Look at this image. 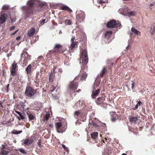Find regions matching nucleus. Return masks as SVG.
I'll return each mask as SVG.
<instances>
[{"mask_svg": "<svg viewBox=\"0 0 155 155\" xmlns=\"http://www.w3.org/2000/svg\"><path fill=\"white\" fill-rule=\"evenodd\" d=\"M37 1L35 0L28 1L27 3L28 5L23 6L21 8L23 12L22 16L24 18L27 17L28 15L31 13L33 11L32 7L36 4Z\"/></svg>", "mask_w": 155, "mask_h": 155, "instance_id": "1", "label": "nucleus"}, {"mask_svg": "<svg viewBox=\"0 0 155 155\" xmlns=\"http://www.w3.org/2000/svg\"><path fill=\"white\" fill-rule=\"evenodd\" d=\"M80 60L82 61L83 64L86 65L88 62L87 51L85 49L83 50L80 57Z\"/></svg>", "mask_w": 155, "mask_h": 155, "instance_id": "2", "label": "nucleus"}, {"mask_svg": "<svg viewBox=\"0 0 155 155\" xmlns=\"http://www.w3.org/2000/svg\"><path fill=\"white\" fill-rule=\"evenodd\" d=\"M55 127L58 133H62L66 130L67 128L66 125L63 126L61 122H56L55 123Z\"/></svg>", "mask_w": 155, "mask_h": 155, "instance_id": "3", "label": "nucleus"}, {"mask_svg": "<svg viewBox=\"0 0 155 155\" xmlns=\"http://www.w3.org/2000/svg\"><path fill=\"white\" fill-rule=\"evenodd\" d=\"M121 24L118 21L117 22L114 20H112L108 22L107 24V27L109 28H120Z\"/></svg>", "mask_w": 155, "mask_h": 155, "instance_id": "4", "label": "nucleus"}, {"mask_svg": "<svg viewBox=\"0 0 155 155\" xmlns=\"http://www.w3.org/2000/svg\"><path fill=\"white\" fill-rule=\"evenodd\" d=\"M36 93V91L30 86L26 87L25 94L30 97H32Z\"/></svg>", "mask_w": 155, "mask_h": 155, "instance_id": "5", "label": "nucleus"}, {"mask_svg": "<svg viewBox=\"0 0 155 155\" xmlns=\"http://www.w3.org/2000/svg\"><path fill=\"white\" fill-rule=\"evenodd\" d=\"M78 82H75L74 81L72 82L70 84V89L71 95L73 96V93L75 92V90L78 88Z\"/></svg>", "mask_w": 155, "mask_h": 155, "instance_id": "6", "label": "nucleus"}, {"mask_svg": "<svg viewBox=\"0 0 155 155\" xmlns=\"http://www.w3.org/2000/svg\"><path fill=\"white\" fill-rule=\"evenodd\" d=\"M76 18L79 22L83 20L85 18V15L84 12L82 11H79L77 12Z\"/></svg>", "mask_w": 155, "mask_h": 155, "instance_id": "7", "label": "nucleus"}, {"mask_svg": "<svg viewBox=\"0 0 155 155\" xmlns=\"http://www.w3.org/2000/svg\"><path fill=\"white\" fill-rule=\"evenodd\" d=\"M21 60H22L23 59V61H27L26 62L27 63L28 61L30 60V56L28 55L27 52H25L21 54Z\"/></svg>", "mask_w": 155, "mask_h": 155, "instance_id": "8", "label": "nucleus"}, {"mask_svg": "<svg viewBox=\"0 0 155 155\" xmlns=\"http://www.w3.org/2000/svg\"><path fill=\"white\" fill-rule=\"evenodd\" d=\"M0 13V24H2L4 23L7 18V15L6 14Z\"/></svg>", "mask_w": 155, "mask_h": 155, "instance_id": "9", "label": "nucleus"}, {"mask_svg": "<svg viewBox=\"0 0 155 155\" xmlns=\"http://www.w3.org/2000/svg\"><path fill=\"white\" fill-rule=\"evenodd\" d=\"M127 8H126V6H125L123 8L120 9L118 12L121 14H122L124 15H127Z\"/></svg>", "mask_w": 155, "mask_h": 155, "instance_id": "10", "label": "nucleus"}, {"mask_svg": "<svg viewBox=\"0 0 155 155\" xmlns=\"http://www.w3.org/2000/svg\"><path fill=\"white\" fill-rule=\"evenodd\" d=\"M16 66L17 63H15V62H14L11 66L12 69L11 70V74L13 76H14L15 75V69L16 68Z\"/></svg>", "mask_w": 155, "mask_h": 155, "instance_id": "11", "label": "nucleus"}, {"mask_svg": "<svg viewBox=\"0 0 155 155\" xmlns=\"http://www.w3.org/2000/svg\"><path fill=\"white\" fill-rule=\"evenodd\" d=\"M136 35H140V32L139 31L137 30H136L135 28L134 27H132L131 28V31H130L128 33V34L130 35H132L133 34Z\"/></svg>", "mask_w": 155, "mask_h": 155, "instance_id": "12", "label": "nucleus"}, {"mask_svg": "<svg viewBox=\"0 0 155 155\" xmlns=\"http://www.w3.org/2000/svg\"><path fill=\"white\" fill-rule=\"evenodd\" d=\"M35 30L34 28H32L29 30L28 32V36L30 37H31L34 35Z\"/></svg>", "mask_w": 155, "mask_h": 155, "instance_id": "13", "label": "nucleus"}, {"mask_svg": "<svg viewBox=\"0 0 155 155\" xmlns=\"http://www.w3.org/2000/svg\"><path fill=\"white\" fill-rule=\"evenodd\" d=\"M53 71L54 73H57L58 75H59L62 72V69L58 67H55L53 69Z\"/></svg>", "mask_w": 155, "mask_h": 155, "instance_id": "14", "label": "nucleus"}, {"mask_svg": "<svg viewBox=\"0 0 155 155\" xmlns=\"http://www.w3.org/2000/svg\"><path fill=\"white\" fill-rule=\"evenodd\" d=\"M129 119L131 123H134L137 120V117H134L130 116L129 117Z\"/></svg>", "mask_w": 155, "mask_h": 155, "instance_id": "15", "label": "nucleus"}, {"mask_svg": "<svg viewBox=\"0 0 155 155\" xmlns=\"http://www.w3.org/2000/svg\"><path fill=\"white\" fill-rule=\"evenodd\" d=\"M100 91V89H98L97 90L95 91L94 92H93L91 95V97L92 98H96V96L99 94Z\"/></svg>", "mask_w": 155, "mask_h": 155, "instance_id": "16", "label": "nucleus"}, {"mask_svg": "<svg viewBox=\"0 0 155 155\" xmlns=\"http://www.w3.org/2000/svg\"><path fill=\"white\" fill-rule=\"evenodd\" d=\"M77 42H71L70 45L69 47L70 50H71L72 51H73L76 45H77Z\"/></svg>", "mask_w": 155, "mask_h": 155, "instance_id": "17", "label": "nucleus"}, {"mask_svg": "<svg viewBox=\"0 0 155 155\" xmlns=\"http://www.w3.org/2000/svg\"><path fill=\"white\" fill-rule=\"evenodd\" d=\"M15 112L19 116V117H18V119L19 120H23L24 119L25 117L23 115H22L20 112L16 110H15Z\"/></svg>", "mask_w": 155, "mask_h": 155, "instance_id": "18", "label": "nucleus"}, {"mask_svg": "<svg viewBox=\"0 0 155 155\" xmlns=\"http://www.w3.org/2000/svg\"><path fill=\"white\" fill-rule=\"evenodd\" d=\"M112 34L111 31H107L105 34V37L107 38H109L111 36Z\"/></svg>", "mask_w": 155, "mask_h": 155, "instance_id": "19", "label": "nucleus"}, {"mask_svg": "<svg viewBox=\"0 0 155 155\" xmlns=\"http://www.w3.org/2000/svg\"><path fill=\"white\" fill-rule=\"evenodd\" d=\"M61 9L64 10H68L69 12H72V10L68 6L63 5L61 7Z\"/></svg>", "mask_w": 155, "mask_h": 155, "instance_id": "20", "label": "nucleus"}, {"mask_svg": "<svg viewBox=\"0 0 155 155\" xmlns=\"http://www.w3.org/2000/svg\"><path fill=\"white\" fill-rule=\"evenodd\" d=\"M31 65L30 64H29L25 69L26 71L27 74H29L31 73Z\"/></svg>", "mask_w": 155, "mask_h": 155, "instance_id": "21", "label": "nucleus"}, {"mask_svg": "<svg viewBox=\"0 0 155 155\" xmlns=\"http://www.w3.org/2000/svg\"><path fill=\"white\" fill-rule=\"evenodd\" d=\"M98 133L97 132H93L91 134V137L94 139H95L98 136Z\"/></svg>", "mask_w": 155, "mask_h": 155, "instance_id": "22", "label": "nucleus"}, {"mask_svg": "<svg viewBox=\"0 0 155 155\" xmlns=\"http://www.w3.org/2000/svg\"><path fill=\"white\" fill-rule=\"evenodd\" d=\"M81 115V112L80 111H76L75 112L74 116L75 118L77 119L78 117Z\"/></svg>", "mask_w": 155, "mask_h": 155, "instance_id": "23", "label": "nucleus"}, {"mask_svg": "<svg viewBox=\"0 0 155 155\" xmlns=\"http://www.w3.org/2000/svg\"><path fill=\"white\" fill-rule=\"evenodd\" d=\"M87 74L85 72L83 73L81 76V80H85L87 76Z\"/></svg>", "mask_w": 155, "mask_h": 155, "instance_id": "24", "label": "nucleus"}, {"mask_svg": "<svg viewBox=\"0 0 155 155\" xmlns=\"http://www.w3.org/2000/svg\"><path fill=\"white\" fill-rule=\"evenodd\" d=\"M50 116V114H47L43 117V120L44 122L46 121L48 119Z\"/></svg>", "mask_w": 155, "mask_h": 155, "instance_id": "25", "label": "nucleus"}, {"mask_svg": "<svg viewBox=\"0 0 155 155\" xmlns=\"http://www.w3.org/2000/svg\"><path fill=\"white\" fill-rule=\"evenodd\" d=\"M141 103V102L140 101H138L137 102V104L136 105L135 107L133 108L132 109L133 110H136L138 108V106L140 105V104Z\"/></svg>", "mask_w": 155, "mask_h": 155, "instance_id": "26", "label": "nucleus"}, {"mask_svg": "<svg viewBox=\"0 0 155 155\" xmlns=\"http://www.w3.org/2000/svg\"><path fill=\"white\" fill-rule=\"evenodd\" d=\"M106 67H104L103 68L101 72L100 73V76L101 77H103L104 74L105 72V70L106 69Z\"/></svg>", "mask_w": 155, "mask_h": 155, "instance_id": "27", "label": "nucleus"}, {"mask_svg": "<svg viewBox=\"0 0 155 155\" xmlns=\"http://www.w3.org/2000/svg\"><path fill=\"white\" fill-rule=\"evenodd\" d=\"M22 132V130L17 131L15 130H14L12 132V133L15 134H18L21 133Z\"/></svg>", "mask_w": 155, "mask_h": 155, "instance_id": "28", "label": "nucleus"}, {"mask_svg": "<svg viewBox=\"0 0 155 155\" xmlns=\"http://www.w3.org/2000/svg\"><path fill=\"white\" fill-rule=\"evenodd\" d=\"M104 150L105 151L103 153V154H109L110 153H111V151L109 150L108 149L106 148V149H105V148H104Z\"/></svg>", "mask_w": 155, "mask_h": 155, "instance_id": "29", "label": "nucleus"}, {"mask_svg": "<svg viewBox=\"0 0 155 155\" xmlns=\"http://www.w3.org/2000/svg\"><path fill=\"white\" fill-rule=\"evenodd\" d=\"M27 115L30 120H33L34 118V117L32 114L30 113H28Z\"/></svg>", "mask_w": 155, "mask_h": 155, "instance_id": "30", "label": "nucleus"}, {"mask_svg": "<svg viewBox=\"0 0 155 155\" xmlns=\"http://www.w3.org/2000/svg\"><path fill=\"white\" fill-rule=\"evenodd\" d=\"M127 15H126L128 16H131L134 15L135 14V12L134 11L130 12H127Z\"/></svg>", "mask_w": 155, "mask_h": 155, "instance_id": "31", "label": "nucleus"}, {"mask_svg": "<svg viewBox=\"0 0 155 155\" xmlns=\"http://www.w3.org/2000/svg\"><path fill=\"white\" fill-rule=\"evenodd\" d=\"M18 150L23 154H25L26 153V152L22 148H20L18 149Z\"/></svg>", "mask_w": 155, "mask_h": 155, "instance_id": "32", "label": "nucleus"}, {"mask_svg": "<svg viewBox=\"0 0 155 155\" xmlns=\"http://www.w3.org/2000/svg\"><path fill=\"white\" fill-rule=\"evenodd\" d=\"M97 1L98 3L100 4H102L104 3H106L107 2L106 0L103 1L102 0H97Z\"/></svg>", "mask_w": 155, "mask_h": 155, "instance_id": "33", "label": "nucleus"}, {"mask_svg": "<svg viewBox=\"0 0 155 155\" xmlns=\"http://www.w3.org/2000/svg\"><path fill=\"white\" fill-rule=\"evenodd\" d=\"M150 31L152 35H153L155 32V29L154 27H152L150 29Z\"/></svg>", "mask_w": 155, "mask_h": 155, "instance_id": "34", "label": "nucleus"}, {"mask_svg": "<svg viewBox=\"0 0 155 155\" xmlns=\"http://www.w3.org/2000/svg\"><path fill=\"white\" fill-rule=\"evenodd\" d=\"M8 153V152L5 150H2L1 154L2 155H7Z\"/></svg>", "mask_w": 155, "mask_h": 155, "instance_id": "35", "label": "nucleus"}, {"mask_svg": "<svg viewBox=\"0 0 155 155\" xmlns=\"http://www.w3.org/2000/svg\"><path fill=\"white\" fill-rule=\"evenodd\" d=\"M71 23V21L69 19H68L66 20L65 24L67 25H70Z\"/></svg>", "mask_w": 155, "mask_h": 155, "instance_id": "36", "label": "nucleus"}, {"mask_svg": "<svg viewBox=\"0 0 155 155\" xmlns=\"http://www.w3.org/2000/svg\"><path fill=\"white\" fill-rule=\"evenodd\" d=\"M9 8L8 6L7 5H4L2 7V10H7Z\"/></svg>", "mask_w": 155, "mask_h": 155, "instance_id": "37", "label": "nucleus"}, {"mask_svg": "<svg viewBox=\"0 0 155 155\" xmlns=\"http://www.w3.org/2000/svg\"><path fill=\"white\" fill-rule=\"evenodd\" d=\"M29 140L28 139H25L24 141V143L25 145H28L29 143Z\"/></svg>", "mask_w": 155, "mask_h": 155, "instance_id": "38", "label": "nucleus"}, {"mask_svg": "<svg viewBox=\"0 0 155 155\" xmlns=\"http://www.w3.org/2000/svg\"><path fill=\"white\" fill-rule=\"evenodd\" d=\"M20 104L23 109L24 108L25 105V103L24 102H21L20 103Z\"/></svg>", "mask_w": 155, "mask_h": 155, "instance_id": "39", "label": "nucleus"}, {"mask_svg": "<svg viewBox=\"0 0 155 155\" xmlns=\"http://www.w3.org/2000/svg\"><path fill=\"white\" fill-rule=\"evenodd\" d=\"M45 21H46L45 19H43V20H41L40 21V24L41 25H43L45 22Z\"/></svg>", "mask_w": 155, "mask_h": 155, "instance_id": "40", "label": "nucleus"}, {"mask_svg": "<svg viewBox=\"0 0 155 155\" xmlns=\"http://www.w3.org/2000/svg\"><path fill=\"white\" fill-rule=\"evenodd\" d=\"M62 146L63 148L64 149H65L67 151H68V149L67 148V147L65 145H64L63 144H62Z\"/></svg>", "mask_w": 155, "mask_h": 155, "instance_id": "41", "label": "nucleus"}, {"mask_svg": "<svg viewBox=\"0 0 155 155\" xmlns=\"http://www.w3.org/2000/svg\"><path fill=\"white\" fill-rule=\"evenodd\" d=\"M60 47V45H59V44H57V45H55V46L54 48V49H58V48H59Z\"/></svg>", "mask_w": 155, "mask_h": 155, "instance_id": "42", "label": "nucleus"}, {"mask_svg": "<svg viewBox=\"0 0 155 155\" xmlns=\"http://www.w3.org/2000/svg\"><path fill=\"white\" fill-rule=\"evenodd\" d=\"M53 75H54V74H53V73H51V74H50L49 77V81H50L51 80V79H52L51 77L52 76H53Z\"/></svg>", "mask_w": 155, "mask_h": 155, "instance_id": "43", "label": "nucleus"}, {"mask_svg": "<svg viewBox=\"0 0 155 155\" xmlns=\"http://www.w3.org/2000/svg\"><path fill=\"white\" fill-rule=\"evenodd\" d=\"M132 83L131 84V88L132 89V90H133L134 89V87L135 85V84L132 81Z\"/></svg>", "mask_w": 155, "mask_h": 155, "instance_id": "44", "label": "nucleus"}, {"mask_svg": "<svg viewBox=\"0 0 155 155\" xmlns=\"http://www.w3.org/2000/svg\"><path fill=\"white\" fill-rule=\"evenodd\" d=\"M75 37L74 36H73L71 39V42H74V40L75 39Z\"/></svg>", "mask_w": 155, "mask_h": 155, "instance_id": "45", "label": "nucleus"}, {"mask_svg": "<svg viewBox=\"0 0 155 155\" xmlns=\"http://www.w3.org/2000/svg\"><path fill=\"white\" fill-rule=\"evenodd\" d=\"M111 121L113 122L115 121L116 120V118L114 117H112L111 119Z\"/></svg>", "mask_w": 155, "mask_h": 155, "instance_id": "46", "label": "nucleus"}, {"mask_svg": "<svg viewBox=\"0 0 155 155\" xmlns=\"http://www.w3.org/2000/svg\"><path fill=\"white\" fill-rule=\"evenodd\" d=\"M129 42H130L129 41H128V45L127 46V47H126V50H127L130 47H129V45H130Z\"/></svg>", "mask_w": 155, "mask_h": 155, "instance_id": "47", "label": "nucleus"}, {"mask_svg": "<svg viewBox=\"0 0 155 155\" xmlns=\"http://www.w3.org/2000/svg\"><path fill=\"white\" fill-rule=\"evenodd\" d=\"M15 26H13L12 27L10 28V31H12L14 29H15Z\"/></svg>", "mask_w": 155, "mask_h": 155, "instance_id": "48", "label": "nucleus"}, {"mask_svg": "<svg viewBox=\"0 0 155 155\" xmlns=\"http://www.w3.org/2000/svg\"><path fill=\"white\" fill-rule=\"evenodd\" d=\"M55 87H53L52 88V89H51L50 90V91L51 92H53L55 89Z\"/></svg>", "mask_w": 155, "mask_h": 155, "instance_id": "49", "label": "nucleus"}, {"mask_svg": "<svg viewBox=\"0 0 155 155\" xmlns=\"http://www.w3.org/2000/svg\"><path fill=\"white\" fill-rule=\"evenodd\" d=\"M2 149H1L2 150L5 149V145H4L2 144Z\"/></svg>", "mask_w": 155, "mask_h": 155, "instance_id": "50", "label": "nucleus"}, {"mask_svg": "<svg viewBox=\"0 0 155 155\" xmlns=\"http://www.w3.org/2000/svg\"><path fill=\"white\" fill-rule=\"evenodd\" d=\"M38 145L39 146V147H41V145L40 142L38 141Z\"/></svg>", "mask_w": 155, "mask_h": 155, "instance_id": "51", "label": "nucleus"}, {"mask_svg": "<svg viewBox=\"0 0 155 155\" xmlns=\"http://www.w3.org/2000/svg\"><path fill=\"white\" fill-rule=\"evenodd\" d=\"M9 86V84H8L7 86L6 90L7 92H8V88Z\"/></svg>", "mask_w": 155, "mask_h": 155, "instance_id": "52", "label": "nucleus"}, {"mask_svg": "<svg viewBox=\"0 0 155 155\" xmlns=\"http://www.w3.org/2000/svg\"><path fill=\"white\" fill-rule=\"evenodd\" d=\"M49 126L52 128H54V125L52 124H50L49 125Z\"/></svg>", "mask_w": 155, "mask_h": 155, "instance_id": "53", "label": "nucleus"}, {"mask_svg": "<svg viewBox=\"0 0 155 155\" xmlns=\"http://www.w3.org/2000/svg\"><path fill=\"white\" fill-rule=\"evenodd\" d=\"M20 38H21V37L20 36H18L16 38V39L17 40H19L20 39Z\"/></svg>", "mask_w": 155, "mask_h": 155, "instance_id": "54", "label": "nucleus"}, {"mask_svg": "<svg viewBox=\"0 0 155 155\" xmlns=\"http://www.w3.org/2000/svg\"><path fill=\"white\" fill-rule=\"evenodd\" d=\"M18 31V30H17L16 31H15L14 32V33H13L12 35H15V34L17 33V32Z\"/></svg>", "mask_w": 155, "mask_h": 155, "instance_id": "55", "label": "nucleus"}, {"mask_svg": "<svg viewBox=\"0 0 155 155\" xmlns=\"http://www.w3.org/2000/svg\"><path fill=\"white\" fill-rule=\"evenodd\" d=\"M39 5L41 7H42L44 5V4L42 3L40 4Z\"/></svg>", "mask_w": 155, "mask_h": 155, "instance_id": "56", "label": "nucleus"}, {"mask_svg": "<svg viewBox=\"0 0 155 155\" xmlns=\"http://www.w3.org/2000/svg\"><path fill=\"white\" fill-rule=\"evenodd\" d=\"M92 123H93L92 124H93L94 126H97V124H96L94 123V122H92Z\"/></svg>", "mask_w": 155, "mask_h": 155, "instance_id": "57", "label": "nucleus"}, {"mask_svg": "<svg viewBox=\"0 0 155 155\" xmlns=\"http://www.w3.org/2000/svg\"><path fill=\"white\" fill-rule=\"evenodd\" d=\"M42 58V56H40L39 57H38V59H39V58Z\"/></svg>", "mask_w": 155, "mask_h": 155, "instance_id": "58", "label": "nucleus"}, {"mask_svg": "<svg viewBox=\"0 0 155 155\" xmlns=\"http://www.w3.org/2000/svg\"><path fill=\"white\" fill-rule=\"evenodd\" d=\"M153 4H151L150 5V6H153Z\"/></svg>", "mask_w": 155, "mask_h": 155, "instance_id": "59", "label": "nucleus"}, {"mask_svg": "<svg viewBox=\"0 0 155 155\" xmlns=\"http://www.w3.org/2000/svg\"><path fill=\"white\" fill-rule=\"evenodd\" d=\"M127 88L129 89V86L127 84Z\"/></svg>", "mask_w": 155, "mask_h": 155, "instance_id": "60", "label": "nucleus"}, {"mask_svg": "<svg viewBox=\"0 0 155 155\" xmlns=\"http://www.w3.org/2000/svg\"><path fill=\"white\" fill-rule=\"evenodd\" d=\"M49 53H47V55H47V56H49Z\"/></svg>", "mask_w": 155, "mask_h": 155, "instance_id": "61", "label": "nucleus"}, {"mask_svg": "<svg viewBox=\"0 0 155 155\" xmlns=\"http://www.w3.org/2000/svg\"><path fill=\"white\" fill-rule=\"evenodd\" d=\"M100 99V98L99 97H98L97 98V100H98V101H99Z\"/></svg>", "mask_w": 155, "mask_h": 155, "instance_id": "62", "label": "nucleus"}, {"mask_svg": "<svg viewBox=\"0 0 155 155\" xmlns=\"http://www.w3.org/2000/svg\"><path fill=\"white\" fill-rule=\"evenodd\" d=\"M122 155H127V154L125 153H123Z\"/></svg>", "mask_w": 155, "mask_h": 155, "instance_id": "63", "label": "nucleus"}, {"mask_svg": "<svg viewBox=\"0 0 155 155\" xmlns=\"http://www.w3.org/2000/svg\"><path fill=\"white\" fill-rule=\"evenodd\" d=\"M20 42H19V43H18L17 44V45H18H18H19V44H20Z\"/></svg>", "mask_w": 155, "mask_h": 155, "instance_id": "64", "label": "nucleus"}]
</instances>
